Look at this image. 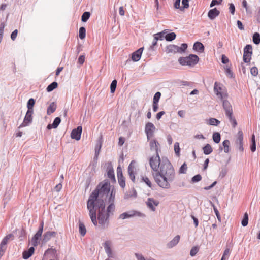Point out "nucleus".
Returning <instances> with one entry per match:
<instances>
[{
  "label": "nucleus",
  "mask_w": 260,
  "mask_h": 260,
  "mask_svg": "<svg viewBox=\"0 0 260 260\" xmlns=\"http://www.w3.org/2000/svg\"><path fill=\"white\" fill-rule=\"evenodd\" d=\"M226 116L228 117L229 121L231 123L233 127L235 128L237 125V122L236 119L233 116V114H231V116Z\"/></svg>",
  "instance_id": "obj_36"
},
{
  "label": "nucleus",
  "mask_w": 260,
  "mask_h": 260,
  "mask_svg": "<svg viewBox=\"0 0 260 260\" xmlns=\"http://www.w3.org/2000/svg\"><path fill=\"white\" fill-rule=\"evenodd\" d=\"M248 223V215L247 213H245L241 221L242 226H246Z\"/></svg>",
  "instance_id": "obj_40"
},
{
  "label": "nucleus",
  "mask_w": 260,
  "mask_h": 260,
  "mask_svg": "<svg viewBox=\"0 0 260 260\" xmlns=\"http://www.w3.org/2000/svg\"><path fill=\"white\" fill-rule=\"evenodd\" d=\"M149 164L155 173L153 176L158 185L165 189L170 187V182L173 181L175 172L173 166L167 157L160 158L158 152L149 159Z\"/></svg>",
  "instance_id": "obj_2"
},
{
  "label": "nucleus",
  "mask_w": 260,
  "mask_h": 260,
  "mask_svg": "<svg viewBox=\"0 0 260 260\" xmlns=\"http://www.w3.org/2000/svg\"><path fill=\"white\" fill-rule=\"evenodd\" d=\"M202 179V176L200 174H197L194 175L192 178H191V182L192 183H196L200 181H201Z\"/></svg>",
  "instance_id": "obj_51"
},
{
  "label": "nucleus",
  "mask_w": 260,
  "mask_h": 260,
  "mask_svg": "<svg viewBox=\"0 0 260 260\" xmlns=\"http://www.w3.org/2000/svg\"><path fill=\"white\" fill-rule=\"evenodd\" d=\"M90 13L89 12H85L81 16V20L83 22H86L89 18Z\"/></svg>",
  "instance_id": "obj_39"
},
{
  "label": "nucleus",
  "mask_w": 260,
  "mask_h": 260,
  "mask_svg": "<svg viewBox=\"0 0 260 260\" xmlns=\"http://www.w3.org/2000/svg\"><path fill=\"white\" fill-rule=\"evenodd\" d=\"M134 162V161L133 160L131 162V164L129 165V166L128 167V173L130 179L132 180V181L133 182H135V176L134 175V167L132 166V164Z\"/></svg>",
  "instance_id": "obj_25"
},
{
  "label": "nucleus",
  "mask_w": 260,
  "mask_h": 260,
  "mask_svg": "<svg viewBox=\"0 0 260 260\" xmlns=\"http://www.w3.org/2000/svg\"><path fill=\"white\" fill-rule=\"evenodd\" d=\"M117 178H118V181L119 184V185L122 188H124L125 186V178L124 177V176L118 177Z\"/></svg>",
  "instance_id": "obj_42"
},
{
  "label": "nucleus",
  "mask_w": 260,
  "mask_h": 260,
  "mask_svg": "<svg viewBox=\"0 0 260 260\" xmlns=\"http://www.w3.org/2000/svg\"><path fill=\"white\" fill-rule=\"evenodd\" d=\"M58 86V83L56 82H53L50 84L47 87L46 90L47 92H51L54 89L56 88Z\"/></svg>",
  "instance_id": "obj_32"
},
{
  "label": "nucleus",
  "mask_w": 260,
  "mask_h": 260,
  "mask_svg": "<svg viewBox=\"0 0 260 260\" xmlns=\"http://www.w3.org/2000/svg\"><path fill=\"white\" fill-rule=\"evenodd\" d=\"M212 138L215 143H219L220 141L221 136L219 133L214 132L213 134Z\"/></svg>",
  "instance_id": "obj_33"
},
{
  "label": "nucleus",
  "mask_w": 260,
  "mask_h": 260,
  "mask_svg": "<svg viewBox=\"0 0 260 260\" xmlns=\"http://www.w3.org/2000/svg\"><path fill=\"white\" fill-rule=\"evenodd\" d=\"M166 51L167 53H179V46L176 45H169L167 46Z\"/></svg>",
  "instance_id": "obj_18"
},
{
  "label": "nucleus",
  "mask_w": 260,
  "mask_h": 260,
  "mask_svg": "<svg viewBox=\"0 0 260 260\" xmlns=\"http://www.w3.org/2000/svg\"><path fill=\"white\" fill-rule=\"evenodd\" d=\"M110 183L108 180L101 182L89 196L87 204L89 216L92 223L101 229H107L109 224L110 214L115 210L116 190L110 191Z\"/></svg>",
  "instance_id": "obj_1"
},
{
  "label": "nucleus",
  "mask_w": 260,
  "mask_h": 260,
  "mask_svg": "<svg viewBox=\"0 0 260 260\" xmlns=\"http://www.w3.org/2000/svg\"><path fill=\"white\" fill-rule=\"evenodd\" d=\"M104 247L106 254L109 258H114V256L113 254L112 249L110 247V242L109 241H106L104 244Z\"/></svg>",
  "instance_id": "obj_16"
},
{
  "label": "nucleus",
  "mask_w": 260,
  "mask_h": 260,
  "mask_svg": "<svg viewBox=\"0 0 260 260\" xmlns=\"http://www.w3.org/2000/svg\"><path fill=\"white\" fill-rule=\"evenodd\" d=\"M252 54V47L251 45H246L244 48L243 61L245 63L250 61Z\"/></svg>",
  "instance_id": "obj_5"
},
{
  "label": "nucleus",
  "mask_w": 260,
  "mask_h": 260,
  "mask_svg": "<svg viewBox=\"0 0 260 260\" xmlns=\"http://www.w3.org/2000/svg\"><path fill=\"white\" fill-rule=\"evenodd\" d=\"M44 227V222L41 221L39 229L31 239V242L34 246H37L39 243V239L42 236Z\"/></svg>",
  "instance_id": "obj_4"
},
{
  "label": "nucleus",
  "mask_w": 260,
  "mask_h": 260,
  "mask_svg": "<svg viewBox=\"0 0 260 260\" xmlns=\"http://www.w3.org/2000/svg\"><path fill=\"white\" fill-rule=\"evenodd\" d=\"M203 152L205 155H209L213 151V149L209 144H207L203 148Z\"/></svg>",
  "instance_id": "obj_27"
},
{
  "label": "nucleus",
  "mask_w": 260,
  "mask_h": 260,
  "mask_svg": "<svg viewBox=\"0 0 260 260\" xmlns=\"http://www.w3.org/2000/svg\"><path fill=\"white\" fill-rule=\"evenodd\" d=\"M221 100L222 101V106L225 112L226 116H231V114H233V112L230 103L225 99Z\"/></svg>",
  "instance_id": "obj_10"
},
{
  "label": "nucleus",
  "mask_w": 260,
  "mask_h": 260,
  "mask_svg": "<svg viewBox=\"0 0 260 260\" xmlns=\"http://www.w3.org/2000/svg\"><path fill=\"white\" fill-rule=\"evenodd\" d=\"M18 34V30H14L11 34V39L12 41H15Z\"/></svg>",
  "instance_id": "obj_59"
},
{
  "label": "nucleus",
  "mask_w": 260,
  "mask_h": 260,
  "mask_svg": "<svg viewBox=\"0 0 260 260\" xmlns=\"http://www.w3.org/2000/svg\"><path fill=\"white\" fill-rule=\"evenodd\" d=\"M56 109V105L55 102H52L47 110V113L48 115H50L51 114L54 113Z\"/></svg>",
  "instance_id": "obj_26"
},
{
  "label": "nucleus",
  "mask_w": 260,
  "mask_h": 260,
  "mask_svg": "<svg viewBox=\"0 0 260 260\" xmlns=\"http://www.w3.org/2000/svg\"><path fill=\"white\" fill-rule=\"evenodd\" d=\"M82 132V127L81 126H78L76 128L73 129L71 133V137L72 139L76 140H79L81 138V135Z\"/></svg>",
  "instance_id": "obj_11"
},
{
  "label": "nucleus",
  "mask_w": 260,
  "mask_h": 260,
  "mask_svg": "<svg viewBox=\"0 0 260 260\" xmlns=\"http://www.w3.org/2000/svg\"><path fill=\"white\" fill-rule=\"evenodd\" d=\"M135 255L137 260H146L141 254L135 253Z\"/></svg>",
  "instance_id": "obj_64"
},
{
  "label": "nucleus",
  "mask_w": 260,
  "mask_h": 260,
  "mask_svg": "<svg viewBox=\"0 0 260 260\" xmlns=\"http://www.w3.org/2000/svg\"><path fill=\"white\" fill-rule=\"evenodd\" d=\"M155 129V126L152 123L149 122L146 124L145 132L147 135L148 140H150V138L153 136Z\"/></svg>",
  "instance_id": "obj_7"
},
{
  "label": "nucleus",
  "mask_w": 260,
  "mask_h": 260,
  "mask_svg": "<svg viewBox=\"0 0 260 260\" xmlns=\"http://www.w3.org/2000/svg\"><path fill=\"white\" fill-rule=\"evenodd\" d=\"M60 118L57 117L54 119L52 124H49L47 125V128L49 130L51 129V128H56L60 124Z\"/></svg>",
  "instance_id": "obj_24"
},
{
  "label": "nucleus",
  "mask_w": 260,
  "mask_h": 260,
  "mask_svg": "<svg viewBox=\"0 0 260 260\" xmlns=\"http://www.w3.org/2000/svg\"><path fill=\"white\" fill-rule=\"evenodd\" d=\"M226 75L228 77L230 78H233V73L232 71L230 68H227L226 69Z\"/></svg>",
  "instance_id": "obj_61"
},
{
  "label": "nucleus",
  "mask_w": 260,
  "mask_h": 260,
  "mask_svg": "<svg viewBox=\"0 0 260 260\" xmlns=\"http://www.w3.org/2000/svg\"><path fill=\"white\" fill-rule=\"evenodd\" d=\"M180 236L176 235L171 241L167 244V247L168 248H172L175 246L179 242Z\"/></svg>",
  "instance_id": "obj_21"
},
{
  "label": "nucleus",
  "mask_w": 260,
  "mask_h": 260,
  "mask_svg": "<svg viewBox=\"0 0 260 260\" xmlns=\"http://www.w3.org/2000/svg\"><path fill=\"white\" fill-rule=\"evenodd\" d=\"M250 73L253 76H256L258 75V69L256 67H252L250 69Z\"/></svg>",
  "instance_id": "obj_56"
},
{
  "label": "nucleus",
  "mask_w": 260,
  "mask_h": 260,
  "mask_svg": "<svg viewBox=\"0 0 260 260\" xmlns=\"http://www.w3.org/2000/svg\"><path fill=\"white\" fill-rule=\"evenodd\" d=\"M107 170L108 177L111 179L112 180L115 181L116 180L115 178L114 172L111 162H109L108 163Z\"/></svg>",
  "instance_id": "obj_17"
},
{
  "label": "nucleus",
  "mask_w": 260,
  "mask_h": 260,
  "mask_svg": "<svg viewBox=\"0 0 260 260\" xmlns=\"http://www.w3.org/2000/svg\"><path fill=\"white\" fill-rule=\"evenodd\" d=\"M57 235V232L55 231H48L45 232L43 236L42 242L46 243L49 240H50L52 237H55Z\"/></svg>",
  "instance_id": "obj_14"
},
{
  "label": "nucleus",
  "mask_w": 260,
  "mask_h": 260,
  "mask_svg": "<svg viewBox=\"0 0 260 260\" xmlns=\"http://www.w3.org/2000/svg\"><path fill=\"white\" fill-rule=\"evenodd\" d=\"M57 251L55 248H48L45 252L44 255H46L48 254H51L53 256H55L56 254Z\"/></svg>",
  "instance_id": "obj_44"
},
{
  "label": "nucleus",
  "mask_w": 260,
  "mask_h": 260,
  "mask_svg": "<svg viewBox=\"0 0 260 260\" xmlns=\"http://www.w3.org/2000/svg\"><path fill=\"white\" fill-rule=\"evenodd\" d=\"M149 145L151 150L155 151V153L157 154V152H158V146L159 145L158 142L155 139H152L150 140Z\"/></svg>",
  "instance_id": "obj_22"
},
{
  "label": "nucleus",
  "mask_w": 260,
  "mask_h": 260,
  "mask_svg": "<svg viewBox=\"0 0 260 260\" xmlns=\"http://www.w3.org/2000/svg\"><path fill=\"white\" fill-rule=\"evenodd\" d=\"M220 14V11L216 8L211 9L208 13V16L211 20H214Z\"/></svg>",
  "instance_id": "obj_19"
},
{
  "label": "nucleus",
  "mask_w": 260,
  "mask_h": 260,
  "mask_svg": "<svg viewBox=\"0 0 260 260\" xmlns=\"http://www.w3.org/2000/svg\"><path fill=\"white\" fill-rule=\"evenodd\" d=\"M228 173V169L226 167L222 168L220 172L219 178H224Z\"/></svg>",
  "instance_id": "obj_47"
},
{
  "label": "nucleus",
  "mask_w": 260,
  "mask_h": 260,
  "mask_svg": "<svg viewBox=\"0 0 260 260\" xmlns=\"http://www.w3.org/2000/svg\"><path fill=\"white\" fill-rule=\"evenodd\" d=\"M86 36V29L84 27H81L79 28V37L81 39H83Z\"/></svg>",
  "instance_id": "obj_37"
},
{
  "label": "nucleus",
  "mask_w": 260,
  "mask_h": 260,
  "mask_svg": "<svg viewBox=\"0 0 260 260\" xmlns=\"http://www.w3.org/2000/svg\"><path fill=\"white\" fill-rule=\"evenodd\" d=\"M174 151H175L176 155L177 156H179V155H180V147H179V143L178 142H176L174 144Z\"/></svg>",
  "instance_id": "obj_48"
},
{
  "label": "nucleus",
  "mask_w": 260,
  "mask_h": 260,
  "mask_svg": "<svg viewBox=\"0 0 260 260\" xmlns=\"http://www.w3.org/2000/svg\"><path fill=\"white\" fill-rule=\"evenodd\" d=\"M230 249L229 248H226L224 251V253L221 257V260H226L227 259L229 256H230Z\"/></svg>",
  "instance_id": "obj_45"
},
{
  "label": "nucleus",
  "mask_w": 260,
  "mask_h": 260,
  "mask_svg": "<svg viewBox=\"0 0 260 260\" xmlns=\"http://www.w3.org/2000/svg\"><path fill=\"white\" fill-rule=\"evenodd\" d=\"M166 30H164L161 32L157 33L154 35V37L157 38L158 40H162L165 38V34H166Z\"/></svg>",
  "instance_id": "obj_38"
},
{
  "label": "nucleus",
  "mask_w": 260,
  "mask_h": 260,
  "mask_svg": "<svg viewBox=\"0 0 260 260\" xmlns=\"http://www.w3.org/2000/svg\"><path fill=\"white\" fill-rule=\"evenodd\" d=\"M193 49L199 53H203L204 51L205 47L202 43L197 41L193 44Z\"/></svg>",
  "instance_id": "obj_20"
},
{
  "label": "nucleus",
  "mask_w": 260,
  "mask_h": 260,
  "mask_svg": "<svg viewBox=\"0 0 260 260\" xmlns=\"http://www.w3.org/2000/svg\"><path fill=\"white\" fill-rule=\"evenodd\" d=\"M199 61V57L195 54H190L187 57H180L178 59L179 63L182 65H188L190 67H193L198 63Z\"/></svg>",
  "instance_id": "obj_3"
},
{
  "label": "nucleus",
  "mask_w": 260,
  "mask_h": 260,
  "mask_svg": "<svg viewBox=\"0 0 260 260\" xmlns=\"http://www.w3.org/2000/svg\"><path fill=\"white\" fill-rule=\"evenodd\" d=\"M117 81L116 80L114 79L112 81V83L110 85V92L113 93L115 91L116 86H117Z\"/></svg>",
  "instance_id": "obj_43"
},
{
  "label": "nucleus",
  "mask_w": 260,
  "mask_h": 260,
  "mask_svg": "<svg viewBox=\"0 0 260 260\" xmlns=\"http://www.w3.org/2000/svg\"><path fill=\"white\" fill-rule=\"evenodd\" d=\"M222 88L218 85L217 82L214 83V91L216 94L218 96L220 100H223L227 98L228 95L226 93H224L221 92Z\"/></svg>",
  "instance_id": "obj_12"
},
{
  "label": "nucleus",
  "mask_w": 260,
  "mask_h": 260,
  "mask_svg": "<svg viewBox=\"0 0 260 260\" xmlns=\"http://www.w3.org/2000/svg\"><path fill=\"white\" fill-rule=\"evenodd\" d=\"M220 121L214 118H211L209 119L208 124L211 125L217 126L220 123Z\"/></svg>",
  "instance_id": "obj_41"
},
{
  "label": "nucleus",
  "mask_w": 260,
  "mask_h": 260,
  "mask_svg": "<svg viewBox=\"0 0 260 260\" xmlns=\"http://www.w3.org/2000/svg\"><path fill=\"white\" fill-rule=\"evenodd\" d=\"M14 237L13 235L12 234H9L8 235H7L6 236H5L3 239L2 240L0 245L4 246V247H6L5 246L7 245L8 242V240L13 238Z\"/></svg>",
  "instance_id": "obj_29"
},
{
  "label": "nucleus",
  "mask_w": 260,
  "mask_h": 260,
  "mask_svg": "<svg viewBox=\"0 0 260 260\" xmlns=\"http://www.w3.org/2000/svg\"><path fill=\"white\" fill-rule=\"evenodd\" d=\"M252 40L255 44L258 45L260 43V34L258 32H255L253 36Z\"/></svg>",
  "instance_id": "obj_34"
},
{
  "label": "nucleus",
  "mask_w": 260,
  "mask_h": 260,
  "mask_svg": "<svg viewBox=\"0 0 260 260\" xmlns=\"http://www.w3.org/2000/svg\"><path fill=\"white\" fill-rule=\"evenodd\" d=\"M230 141L229 140H225L223 143H222V145L223 146V147H224V152L225 153H228L230 151V147H229V146H230Z\"/></svg>",
  "instance_id": "obj_35"
},
{
  "label": "nucleus",
  "mask_w": 260,
  "mask_h": 260,
  "mask_svg": "<svg viewBox=\"0 0 260 260\" xmlns=\"http://www.w3.org/2000/svg\"><path fill=\"white\" fill-rule=\"evenodd\" d=\"M147 207L150 209L152 211H155L156 208L154 206H157L159 204V202L155 200L153 198H149L146 202Z\"/></svg>",
  "instance_id": "obj_13"
},
{
  "label": "nucleus",
  "mask_w": 260,
  "mask_h": 260,
  "mask_svg": "<svg viewBox=\"0 0 260 260\" xmlns=\"http://www.w3.org/2000/svg\"><path fill=\"white\" fill-rule=\"evenodd\" d=\"M187 167L186 162H184L179 169V173L185 174L186 172Z\"/></svg>",
  "instance_id": "obj_46"
},
{
  "label": "nucleus",
  "mask_w": 260,
  "mask_h": 260,
  "mask_svg": "<svg viewBox=\"0 0 260 260\" xmlns=\"http://www.w3.org/2000/svg\"><path fill=\"white\" fill-rule=\"evenodd\" d=\"M35 104V100L32 99L30 98L27 102V111H34L33 110V107Z\"/></svg>",
  "instance_id": "obj_30"
},
{
  "label": "nucleus",
  "mask_w": 260,
  "mask_h": 260,
  "mask_svg": "<svg viewBox=\"0 0 260 260\" xmlns=\"http://www.w3.org/2000/svg\"><path fill=\"white\" fill-rule=\"evenodd\" d=\"M142 180L145 182L149 187H152V183L149 178L146 176H142Z\"/></svg>",
  "instance_id": "obj_52"
},
{
  "label": "nucleus",
  "mask_w": 260,
  "mask_h": 260,
  "mask_svg": "<svg viewBox=\"0 0 260 260\" xmlns=\"http://www.w3.org/2000/svg\"><path fill=\"white\" fill-rule=\"evenodd\" d=\"M35 248L34 247H30L27 250L23 252L22 257L24 259L29 258L34 253Z\"/></svg>",
  "instance_id": "obj_23"
},
{
  "label": "nucleus",
  "mask_w": 260,
  "mask_h": 260,
  "mask_svg": "<svg viewBox=\"0 0 260 260\" xmlns=\"http://www.w3.org/2000/svg\"><path fill=\"white\" fill-rule=\"evenodd\" d=\"M135 216H144V215L139 212L136 211H130L129 212H124L122 214H121L118 218L121 219H125L126 218H129L131 217H133Z\"/></svg>",
  "instance_id": "obj_8"
},
{
  "label": "nucleus",
  "mask_w": 260,
  "mask_h": 260,
  "mask_svg": "<svg viewBox=\"0 0 260 260\" xmlns=\"http://www.w3.org/2000/svg\"><path fill=\"white\" fill-rule=\"evenodd\" d=\"M79 233L80 235L84 236L86 233V229L83 223L79 222Z\"/></svg>",
  "instance_id": "obj_31"
},
{
  "label": "nucleus",
  "mask_w": 260,
  "mask_h": 260,
  "mask_svg": "<svg viewBox=\"0 0 260 260\" xmlns=\"http://www.w3.org/2000/svg\"><path fill=\"white\" fill-rule=\"evenodd\" d=\"M34 111H27L22 123L19 126V128L26 126L32 121V114Z\"/></svg>",
  "instance_id": "obj_9"
},
{
  "label": "nucleus",
  "mask_w": 260,
  "mask_h": 260,
  "mask_svg": "<svg viewBox=\"0 0 260 260\" xmlns=\"http://www.w3.org/2000/svg\"><path fill=\"white\" fill-rule=\"evenodd\" d=\"M161 96V93L160 92H157L155 94H154V96L153 97V103H158V102H159V100L160 99V98Z\"/></svg>",
  "instance_id": "obj_55"
},
{
  "label": "nucleus",
  "mask_w": 260,
  "mask_h": 260,
  "mask_svg": "<svg viewBox=\"0 0 260 260\" xmlns=\"http://www.w3.org/2000/svg\"><path fill=\"white\" fill-rule=\"evenodd\" d=\"M101 146H102L101 142H100V141H99L98 142V143H97V144L95 146V156H98L99 155L100 150L101 148Z\"/></svg>",
  "instance_id": "obj_50"
},
{
  "label": "nucleus",
  "mask_w": 260,
  "mask_h": 260,
  "mask_svg": "<svg viewBox=\"0 0 260 260\" xmlns=\"http://www.w3.org/2000/svg\"><path fill=\"white\" fill-rule=\"evenodd\" d=\"M212 206L213 207L214 211L217 216L218 220L219 221H221V217H220V215L218 210H217V208L214 206V205L213 204Z\"/></svg>",
  "instance_id": "obj_57"
},
{
  "label": "nucleus",
  "mask_w": 260,
  "mask_h": 260,
  "mask_svg": "<svg viewBox=\"0 0 260 260\" xmlns=\"http://www.w3.org/2000/svg\"><path fill=\"white\" fill-rule=\"evenodd\" d=\"M85 55H80L78 58V62L81 65L83 64L85 61Z\"/></svg>",
  "instance_id": "obj_60"
},
{
  "label": "nucleus",
  "mask_w": 260,
  "mask_h": 260,
  "mask_svg": "<svg viewBox=\"0 0 260 260\" xmlns=\"http://www.w3.org/2000/svg\"><path fill=\"white\" fill-rule=\"evenodd\" d=\"M182 85L183 86H191L192 85V82H188L186 81H181L180 82Z\"/></svg>",
  "instance_id": "obj_63"
},
{
  "label": "nucleus",
  "mask_w": 260,
  "mask_h": 260,
  "mask_svg": "<svg viewBox=\"0 0 260 260\" xmlns=\"http://www.w3.org/2000/svg\"><path fill=\"white\" fill-rule=\"evenodd\" d=\"M222 1V0H212L210 4V7H213L215 5H219L221 3Z\"/></svg>",
  "instance_id": "obj_58"
},
{
  "label": "nucleus",
  "mask_w": 260,
  "mask_h": 260,
  "mask_svg": "<svg viewBox=\"0 0 260 260\" xmlns=\"http://www.w3.org/2000/svg\"><path fill=\"white\" fill-rule=\"evenodd\" d=\"M176 37L175 32H169L165 34V39L166 41L170 42L174 40Z\"/></svg>",
  "instance_id": "obj_28"
},
{
  "label": "nucleus",
  "mask_w": 260,
  "mask_h": 260,
  "mask_svg": "<svg viewBox=\"0 0 260 260\" xmlns=\"http://www.w3.org/2000/svg\"><path fill=\"white\" fill-rule=\"evenodd\" d=\"M19 238L20 239V240H22L26 237V232L25 230L23 229H22L19 232Z\"/></svg>",
  "instance_id": "obj_53"
},
{
  "label": "nucleus",
  "mask_w": 260,
  "mask_h": 260,
  "mask_svg": "<svg viewBox=\"0 0 260 260\" xmlns=\"http://www.w3.org/2000/svg\"><path fill=\"white\" fill-rule=\"evenodd\" d=\"M189 1L188 0H182L183 8H188L189 7Z\"/></svg>",
  "instance_id": "obj_62"
},
{
  "label": "nucleus",
  "mask_w": 260,
  "mask_h": 260,
  "mask_svg": "<svg viewBox=\"0 0 260 260\" xmlns=\"http://www.w3.org/2000/svg\"><path fill=\"white\" fill-rule=\"evenodd\" d=\"M235 145L237 149L240 152L244 151L243 148V133L241 130L238 132V137L235 141Z\"/></svg>",
  "instance_id": "obj_6"
},
{
  "label": "nucleus",
  "mask_w": 260,
  "mask_h": 260,
  "mask_svg": "<svg viewBox=\"0 0 260 260\" xmlns=\"http://www.w3.org/2000/svg\"><path fill=\"white\" fill-rule=\"evenodd\" d=\"M199 248L198 246L193 247L190 251V255L191 256H194L198 252Z\"/></svg>",
  "instance_id": "obj_49"
},
{
  "label": "nucleus",
  "mask_w": 260,
  "mask_h": 260,
  "mask_svg": "<svg viewBox=\"0 0 260 260\" xmlns=\"http://www.w3.org/2000/svg\"><path fill=\"white\" fill-rule=\"evenodd\" d=\"M143 49L144 47L140 48L132 54L131 58L134 61L136 62L140 59Z\"/></svg>",
  "instance_id": "obj_15"
},
{
  "label": "nucleus",
  "mask_w": 260,
  "mask_h": 260,
  "mask_svg": "<svg viewBox=\"0 0 260 260\" xmlns=\"http://www.w3.org/2000/svg\"><path fill=\"white\" fill-rule=\"evenodd\" d=\"M188 45L186 43H182L181 47H179V51L180 53H182L185 51L187 48Z\"/></svg>",
  "instance_id": "obj_54"
}]
</instances>
